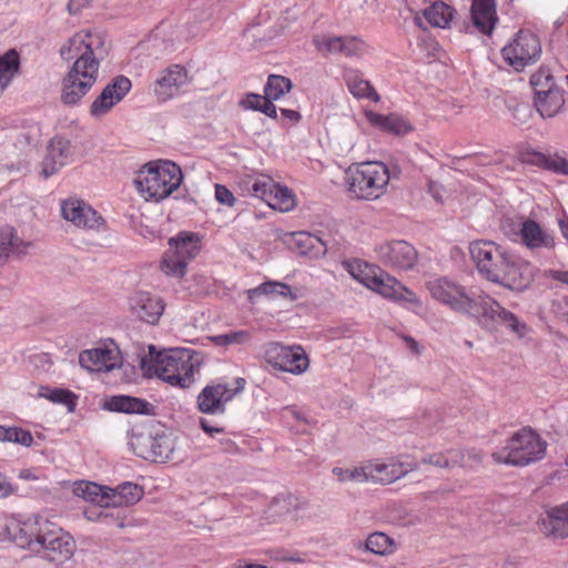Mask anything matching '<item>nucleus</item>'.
<instances>
[{
  "mask_svg": "<svg viewBox=\"0 0 568 568\" xmlns=\"http://www.w3.org/2000/svg\"><path fill=\"white\" fill-rule=\"evenodd\" d=\"M106 53L105 37L98 30H80L61 45V58L74 60L62 79L63 104L75 105L90 92L99 79Z\"/></svg>",
  "mask_w": 568,
  "mask_h": 568,
  "instance_id": "obj_1",
  "label": "nucleus"
},
{
  "mask_svg": "<svg viewBox=\"0 0 568 568\" xmlns=\"http://www.w3.org/2000/svg\"><path fill=\"white\" fill-rule=\"evenodd\" d=\"M0 537L12 539L22 547L42 554L47 559L63 564L74 554L73 538L54 523L39 515L24 520L0 516Z\"/></svg>",
  "mask_w": 568,
  "mask_h": 568,
  "instance_id": "obj_2",
  "label": "nucleus"
},
{
  "mask_svg": "<svg viewBox=\"0 0 568 568\" xmlns=\"http://www.w3.org/2000/svg\"><path fill=\"white\" fill-rule=\"evenodd\" d=\"M418 463L409 457L393 456L387 459H369L353 468H333V474L342 483L393 484L416 470Z\"/></svg>",
  "mask_w": 568,
  "mask_h": 568,
  "instance_id": "obj_3",
  "label": "nucleus"
},
{
  "mask_svg": "<svg viewBox=\"0 0 568 568\" xmlns=\"http://www.w3.org/2000/svg\"><path fill=\"white\" fill-rule=\"evenodd\" d=\"M389 181V169L379 161L353 163L344 176L348 197L367 202L382 199L388 191Z\"/></svg>",
  "mask_w": 568,
  "mask_h": 568,
  "instance_id": "obj_4",
  "label": "nucleus"
},
{
  "mask_svg": "<svg viewBox=\"0 0 568 568\" xmlns=\"http://www.w3.org/2000/svg\"><path fill=\"white\" fill-rule=\"evenodd\" d=\"M181 168L172 161H151L135 173L138 193L145 200L161 202L172 195L182 184Z\"/></svg>",
  "mask_w": 568,
  "mask_h": 568,
  "instance_id": "obj_5",
  "label": "nucleus"
},
{
  "mask_svg": "<svg viewBox=\"0 0 568 568\" xmlns=\"http://www.w3.org/2000/svg\"><path fill=\"white\" fill-rule=\"evenodd\" d=\"M201 364L199 353L186 348H175L159 353L148 371L171 386L189 388L194 384Z\"/></svg>",
  "mask_w": 568,
  "mask_h": 568,
  "instance_id": "obj_6",
  "label": "nucleus"
},
{
  "mask_svg": "<svg viewBox=\"0 0 568 568\" xmlns=\"http://www.w3.org/2000/svg\"><path fill=\"white\" fill-rule=\"evenodd\" d=\"M547 450V443L531 428L524 427L516 432L505 447L493 453V459L498 464L527 466L541 460Z\"/></svg>",
  "mask_w": 568,
  "mask_h": 568,
  "instance_id": "obj_7",
  "label": "nucleus"
},
{
  "mask_svg": "<svg viewBox=\"0 0 568 568\" xmlns=\"http://www.w3.org/2000/svg\"><path fill=\"white\" fill-rule=\"evenodd\" d=\"M540 54V39L528 29H520L501 49L504 61L516 71H523L535 63Z\"/></svg>",
  "mask_w": 568,
  "mask_h": 568,
  "instance_id": "obj_8",
  "label": "nucleus"
},
{
  "mask_svg": "<svg viewBox=\"0 0 568 568\" xmlns=\"http://www.w3.org/2000/svg\"><path fill=\"white\" fill-rule=\"evenodd\" d=\"M264 359L273 368L302 375L310 369L311 359L303 346L293 344L268 343L264 348Z\"/></svg>",
  "mask_w": 568,
  "mask_h": 568,
  "instance_id": "obj_9",
  "label": "nucleus"
},
{
  "mask_svg": "<svg viewBox=\"0 0 568 568\" xmlns=\"http://www.w3.org/2000/svg\"><path fill=\"white\" fill-rule=\"evenodd\" d=\"M246 381L236 377L231 382H213L207 384L197 395V407L204 414H223L227 403L245 388Z\"/></svg>",
  "mask_w": 568,
  "mask_h": 568,
  "instance_id": "obj_10",
  "label": "nucleus"
},
{
  "mask_svg": "<svg viewBox=\"0 0 568 568\" xmlns=\"http://www.w3.org/2000/svg\"><path fill=\"white\" fill-rule=\"evenodd\" d=\"M476 308L471 315L477 317L478 323L500 324L510 329L518 337H524L528 331L526 323L521 322L513 312L500 305L499 302L488 295H479L476 301Z\"/></svg>",
  "mask_w": 568,
  "mask_h": 568,
  "instance_id": "obj_11",
  "label": "nucleus"
},
{
  "mask_svg": "<svg viewBox=\"0 0 568 568\" xmlns=\"http://www.w3.org/2000/svg\"><path fill=\"white\" fill-rule=\"evenodd\" d=\"M170 250L165 252L161 268L168 275L182 277L185 274L187 263L200 252V241L194 234H180L176 239H170Z\"/></svg>",
  "mask_w": 568,
  "mask_h": 568,
  "instance_id": "obj_12",
  "label": "nucleus"
},
{
  "mask_svg": "<svg viewBox=\"0 0 568 568\" xmlns=\"http://www.w3.org/2000/svg\"><path fill=\"white\" fill-rule=\"evenodd\" d=\"M427 290L434 300L455 312L471 315L473 310L476 308L477 298L469 296L464 286L446 277L427 282Z\"/></svg>",
  "mask_w": 568,
  "mask_h": 568,
  "instance_id": "obj_13",
  "label": "nucleus"
},
{
  "mask_svg": "<svg viewBox=\"0 0 568 568\" xmlns=\"http://www.w3.org/2000/svg\"><path fill=\"white\" fill-rule=\"evenodd\" d=\"M469 252L478 272L489 282L495 280L510 254L501 245L487 240L471 242Z\"/></svg>",
  "mask_w": 568,
  "mask_h": 568,
  "instance_id": "obj_14",
  "label": "nucleus"
},
{
  "mask_svg": "<svg viewBox=\"0 0 568 568\" xmlns=\"http://www.w3.org/2000/svg\"><path fill=\"white\" fill-rule=\"evenodd\" d=\"M192 81L193 78L184 65L173 63L159 73L153 92L159 102H168L183 95Z\"/></svg>",
  "mask_w": 568,
  "mask_h": 568,
  "instance_id": "obj_15",
  "label": "nucleus"
},
{
  "mask_svg": "<svg viewBox=\"0 0 568 568\" xmlns=\"http://www.w3.org/2000/svg\"><path fill=\"white\" fill-rule=\"evenodd\" d=\"M534 278V265L510 253L493 283L511 291L523 292L530 286Z\"/></svg>",
  "mask_w": 568,
  "mask_h": 568,
  "instance_id": "obj_16",
  "label": "nucleus"
},
{
  "mask_svg": "<svg viewBox=\"0 0 568 568\" xmlns=\"http://www.w3.org/2000/svg\"><path fill=\"white\" fill-rule=\"evenodd\" d=\"M313 44L322 55L342 54L362 58L368 51L367 43L356 36L315 34Z\"/></svg>",
  "mask_w": 568,
  "mask_h": 568,
  "instance_id": "obj_17",
  "label": "nucleus"
},
{
  "mask_svg": "<svg viewBox=\"0 0 568 568\" xmlns=\"http://www.w3.org/2000/svg\"><path fill=\"white\" fill-rule=\"evenodd\" d=\"M79 363L91 372H110L121 365L120 349L112 341L105 342L95 348L82 351Z\"/></svg>",
  "mask_w": 568,
  "mask_h": 568,
  "instance_id": "obj_18",
  "label": "nucleus"
},
{
  "mask_svg": "<svg viewBox=\"0 0 568 568\" xmlns=\"http://www.w3.org/2000/svg\"><path fill=\"white\" fill-rule=\"evenodd\" d=\"M132 83L124 75L115 77L102 92L93 100L90 105V114L95 118H102L109 113L131 90Z\"/></svg>",
  "mask_w": 568,
  "mask_h": 568,
  "instance_id": "obj_19",
  "label": "nucleus"
},
{
  "mask_svg": "<svg viewBox=\"0 0 568 568\" xmlns=\"http://www.w3.org/2000/svg\"><path fill=\"white\" fill-rule=\"evenodd\" d=\"M374 282L368 290L384 298L417 308L422 307V302L413 291L383 270L381 271V276H376Z\"/></svg>",
  "mask_w": 568,
  "mask_h": 568,
  "instance_id": "obj_20",
  "label": "nucleus"
},
{
  "mask_svg": "<svg viewBox=\"0 0 568 568\" xmlns=\"http://www.w3.org/2000/svg\"><path fill=\"white\" fill-rule=\"evenodd\" d=\"M379 258L392 268L407 271L414 267L418 254L415 247L406 241H390L377 248Z\"/></svg>",
  "mask_w": 568,
  "mask_h": 568,
  "instance_id": "obj_21",
  "label": "nucleus"
},
{
  "mask_svg": "<svg viewBox=\"0 0 568 568\" xmlns=\"http://www.w3.org/2000/svg\"><path fill=\"white\" fill-rule=\"evenodd\" d=\"M60 209L63 219L77 227L99 230L103 225V217L82 200H63Z\"/></svg>",
  "mask_w": 568,
  "mask_h": 568,
  "instance_id": "obj_22",
  "label": "nucleus"
},
{
  "mask_svg": "<svg viewBox=\"0 0 568 568\" xmlns=\"http://www.w3.org/2000/svg\"><path fill=\"white\" fill-rule=\"evenodd\" d=\"M130 310L140 321L155 325L165 310V303L155 294L138 292L130 300Z\"/></svg>",
  "mask_w": 568,
  "mask_h": 568,
  "instance_id": "obj_23",
  "label": "nucleus"
},
{
  "mask_svg": "<svg viewBox=\"0 0 568 568\" xmlns=\"http://www.w3.org/2000/svg\"><path fill=\"white\" fill-rule=\"evenodd\" d=\"M520 243L529 250H554V232L532 219H525L519 230Z\"/></svg>",
  "mask_w": 568,
  "mask_h": 568,
  "instance_id": "obj_24",
  "label": "nucleus"
},
{
  "mask_svg": "<svg viewBox=\"0 0 568 568\" xmlns=\"http://www.w3.org/2000/svg\"><path fill=\"white\" fill-rule=\"evenodd\" d=\"M71 142L60 136L53 138L47 148V154L42 162L43 176L49 178L55 174L61 168L71 161Z\"/></svg>",
  "mask_w": 568,
  "mask_h": 568,
  "instance_id": "obj_25",
  "label": "nucleus"
},
{
  "mask_svg": "<svg viewBox=\"0 0 568 568\" xmlns=\"http://www.w3.org/2000/svg\"><path fill=\"white\" fill-rule=\"evenodd\" d=\"M517 159L529 165L568 175V160L558 154H546L532 148H523L517 153Z\"/></svg>",
  "mask_w": 568,
  "mask_h": 568,
  "instance_id": "obj_26",
  "label": "nucleus"
},
{
  "mask_svg": "<svg viewBox=\"0 0 568 568\" xmlns=\"http://www.w3.org/2000/svg\"><path fill=\"white\" fill-rule=\"evenodd\" d=\"M343 79L348 91L355 99L369 100L374 103L381 101V95L378 92L375 90L372 83L364 78L359 70L354 68H344Z\"/></svg>",
  "mask_w": 568,
  "mask_h": 568,
  "instance_id": "obj_27",
  "label": "nucleus"
},
{
  "mask_svg": "<svg viewBox=\"0 0 568 568\" xmlns=\"http://www.w3.org/2000/svg\"><path fill=\"white\" fill-rule=\"evenodd\" d=\"M539 528L542 534L554 538L568 537V501L551 508L546 517L539 520Z\"/></svg>",
  "mask_w": 568,
  "mask_h": 568,
  "instance_id": "obj_28",
  "label": "nucleus"
},
{
  "mask_svg": "<svg viewBox=\"0 0 568 568\" xmlns=\"http://www.w3.org/2000/svg\"><path fill=\"white\" fill-rule=\"evenodd\" d=\"M471 20L474 26L484 34H490L495 29L497 18L495 0H473Z\"/></svg>",
  "mask_w": 568,
  "mask_h": 568,
  "instance_id": "obj_29",
  "label": "nucleus"
},
{
  "mask_svg": "<svg viewBox=\"0 0 568 568\" xmlns=\"http://www.w3.org/2000/svg\"><path fill=\"white\" fill-rule=\"evenodd\" d=\"M365 116L374 126L395 135H405L413 130L412 124L397 114L384 115L374 111H367L365 112Z\"/></svg>",
  "mask_w": 568,
  "mask_h": 568,
  "instance_id": "obj_30",
  "label": "nucleus"
},
{
  "mask_svg": "<svg viewBox=\"0 0 568 568\" xmlns=\"http://www.w3.org/2000/svg\"><path fill=\"white\" fill-rule=\"evenodd\" d=\"M30 243L24 242L12 226L6 225L0 229V265L8 262L12 255L24 254Z\"/></svg>",
  "mask_w": 568,
  "mask_h": 568,
  "instance_id": "obj_31",
  "label": "nucleus"
},
{
  "mask_svg": "<svg viewBox=\"0 0 568 568\" xmlns=\"http://www.w3.org/2000/svg\"><path fill=\"white\" fill-rule=\"evenodd\" d=\"M143 490L138 485L124 483L118 488H109V507H126L138 503Z\"/></svg>",
  "mask_w": 568,
  "mask_h": 568,
  "instance_id": "obj_32",
  "label": "nucleus"
},
{
  "mask_svg": "<svg viewBox=\"0 0 568 568\" xmlns=\"http://www.w3.org/2000/svg\"><path fill=\"white\" fill-rule=\"evenodd\" d=\"M148 442L149 449L146 452L139 453L142 458L152 460L154 463H165L172 457L173 443L168 436L160 435L150 437Z\"/></svg>",
  "mask_w": 568,
  "mask_h": 568,
  "instance_id": "obj_33",
  "label": "nucleus"
},
{
  "mask_svg": "<svg viewBox=\"0 0 568 568\" xmlns=\"http://www.w3.org/2000/svg\"><path fill=\"white\" fill-rule=\"evenodd\" d=\"M345 268L355 281L363 284L367 288H369V286L375 283L374 280L376 276H381L382 271V268L377 265L369 264L362 260H353L346 262Z\"/></svg>",
  "mask_w": 568,
  "mask_h": 568,
  "instance_id": "obj_34",
  "label": "nucleus"
},
{
  "mask_svg": "<svg viewBox=\"0 0 568 568\" xmlns=\"http://www.w3.org/2000/svg\"><path fill=\"white\" fill-rule=\"evenodd\" d=\"M20 55L17 50L10 49L0 55V97L19 74Z\"/></svg>",
  "mask_w": 568,
  "mask_h": 568,
  "instance_id": "obj_35",
  "label": "nucleus"
},
{
  "mask_svg": "<svg viewBox=\"0 0 568 568\" xmlns=\"http://www.w3.org/2000/svg\"><path fill=\"white\" fill-rule=\"evenodd\" d=\"M73 493L84 500L94 503L101 507H109V487H102L91 481H78L73 486Z\"/></svg>",
  "mask_w": 568,
  "mask_h": 568,
  "instance_id": "obj_36",
  "label": "nucleus"
},
{
  "mask_svg": "<svg viewBox=\"0 0 568 568\" xmlns=\"http://www.w3.org/2000/svg\"><path fill=\"white\" fill-rule=\"evenodd\" d=\"M455 9L444 1H435L423 11L427 22L436 28H448L455 17Z\"/></svg>",
  "mask_w": 568,
  "mask_h": 568,
  "instance_id": "obj_37",
  "label": "nucleus"
},
{
  "mask_svg": "<svg viewBox=\"0 0 568 568\" xmlns=\"http://www.w3.org/2000/svg\"><path fill=\"white\" fill-rule=\"evenodd\" d=\"M150 407V403L144 399L124 395L113 396L109 402L111 410L126 414H148Z\"/></svg>",
  "mask_w": 568,
  "mask_h": 568,
  "instance_id": "obj_38",
  "label": "nucleus"
},
{
  "mask_svg": "<svg viewBox=\"0 0 568 568\" xmlns=\"http://www.w3.org/2000/svg\"><path fill=\"white\" fill-rule=\"evenodd\" d=\"M565 99L561 90L550 91L540 97H535V105L542 118L555 116L564 106Z\"/></svg>",
  "mask_w": 568,
  "mask_h": 568,
  "instance_id": "obj_39",
  "label": "nucleus"
},
{
  "mask_svg": "<svg viewBox=\"0 0 568 568\" xmlns=\"http://www.w3.org/2000/svg\"><path fill=\"white\" fill-rule=\"evenodd\" d=\"M262 295L290 297L291 300H295L296 297L287 284L276 281L264 282L247 291V298L251 302Z\"/></svg>",
  "mask_w": 568,
  "mask_h": 568,
  "instance_id": "obj_40",
  "label": "nucleus"
},
{
  "mask_svg": "<svg viewBox=\"0 0 568 568\" xmlns=\"http://www.w3.org/2000/svg\"><path fill=\"white\" fill-rule=\"evenodd\" d=\"M267 205L280 212H290L296 206L295 194L287 187L275 182Z\"/></svg>",
  "mask_w": 568,
  "mask_h": 568,
  "instance_id": "obj_41",
  "label": "nucleus"
},
{
  "mask_svg": "<svg viewBox=\"0 0 568 568\" xmlns=\"http://www.w3.org/2000/svg\"><path fill=\"white\" fill-rule=\"evenodd\" d=\"M422 463L434 465L440 468H450L456 465H462L464 467L471 466L470 464L464 462V454L460 450L452 449L447 453H434L429 456L425 457Z\"/></svg>",
  "mask_w": 568,
  "mask_h": 568,
  "instance_id": "obj_42",
  "label": "nucleus"
},
{
  "mask_svg": "<svg viewBox=\"0 0 568 568\" xmlns=\"http://www.w3.org/2000/svg\"><path fill=\"white\" fill-rule=\"evenodd\" d=\"M38 395L53 404L65 405L70 412H73L77 405V396L65 388H50L48 386H41Z\"/></svg>",
  "mask_w": 568,
  "mask_h": 568,
  "instance_id": "obj_43",
  "label": "nucleus"
},
{
  "mask_svg": "<svg viewBox=\"0 0 568 568\" xmlns=\"http://www.w3.org/2000/svg\"><path fill=\"white\" fill-rule=\"evenodd\" d=\"M365 548L375 555L387 556L396 550V545L389 536L376 531L367 537Z\"/></svg>",
  "mask_w": 568,
  "mask_h": 568,
  "instance_id": "obj_44",
  "label": "nucleus"
},
{
  "mask_svg": "<svg viewBox=\"0 0 568 568\" xmlns=\"http://www.w3.org/2000/svg\"><path fill=\"white\" fill-rule=\"evenodd\" d=\"M293 240L302 254L317 255L326 250L322 240L308 232H296L293 234Z\"/></svg>",
  "mask_w": 568,
  "mask_h": 568,
  "instance_id": "obj_45",
  "label": "nucleus"
},
{
  "mask_svg": "<svg viewBox=\"0 0 568 568\" xmlns=\"http://www.w3.org/2000/svg\"><path fill=\"white\" fill-rule=\"evenodd\" d=\"M530 84L535 90L536 97H540L550 91L560 90L556 83L555 79L548 68H539L530 77Z\"/></svg>",
  "mask_w": 568,
  "mask_h": 568,
  "instance_id": "obj_46",
  "label": "nucleus"
},
{
  "mask_svg": "<svg viewBox=\"0 0 568 568\" xmlns=\"http://www.w3.org/2000/svg\"><path fill=\"white\" fill-rule=\"evenodd\" d=\"M274 187L275 181L271 176L260 175L250 181L248 192L253 196L261 199L265 203H268Z\"/></svg>",
  "mask_w": 568,
  "mask_h": 568,
  "instance_id": "obj_47",
  "label": "nucleus"
},
{
  "mask_svg": "<svg viewBox=\"0 0 568 568\" xmlns=\"http://www.w3.org/2000/svg\"><path fill=\"white\" fill-rule=\"evenodd\" d=\"M292 88V82L288 78L277 74H271L267 79L264 93L266 97L278 100L284 94L290 92Z\"/></svg>",
  "mask_w": 568,
  "mask_h": 568,
  "instance_id": "obj_48",
  "label": "nucleus"
},
{
  "mask_svg": "<svg viewBox=\"0 0 568 568\" xmlns=\"http://www.w3.org/2000/svg\"><path fill=\"white\" fill-rule=\"evenodd\" d=\"M0 442L16 443L26 447L33 444V436L21 427H6L0 425Z\"/></svg>",
  "mask_w": 568,
  "mask_h": 568,
  "instance_id": "obj_49",
  "label": "nucleus"
},
{
  "mask_svg": "<svg viewBox=\"0 0 568 568\" xmlns=\"http://www.w3.org/2000/svg\"><path fill=\"white\" fill-rule=\"evenodd\" d=\"M252 335L251 332L241 329V331H234L225 334H220L213 336L211 339L213 343L217 346H227L232 344L236 345H243L251 341Z\"/></svg>",
  "mask_w": 568,
  "mask_h": 568,
  "instance_id": "obj_50",
  "label": "nucleus"
},
{
  "mask_svg": "<svg viewBox=\"0 0 568 568\" xmlns=\"http://www.w3.org/2000/svg\"><path fill=\"white\" fill-rule=\"evenodd\" d=\"M215 199L227 206H233L235 203L233 193L226 186L221 184L215 185Z\"/></svg>",
  "mask_w": 568,
  "mask_h": 568,
  "instance_id": "obj_51",
  "label": "nucleus"
},
{
  "mask_svg": "<svg viewBox=\"0 0 568 568\" xmlns=\"http://www.w3.org/2000/svg\"><path fill=\"white\" fill-rule=\"evenodd\" d=\"M266 94L260 95V94H247L245 100L243 101V104L246 109H252L260 111L263 104V101H265Z\"/></svg>",
  "mask_w": 568,
  "mask_h": 568,
  "instance_id": "obj_52",
  "label": "nucleus"
},
{
  "mask_svg": "<svg viewBox=\"0 0 568 568\" xmlns=\"http://www.w3.org/2000/svg\"><path fill=\"white\" fill-rule=\"evenodd\" d=\"M13 493V485L10 483L7 476L0 473V498L9 497Z\"/></svg>",
  "mask_w": 568,
  "mask_h": 568,
  "instance_id": "obj_53",
  "label": "nucleus"
},
{
  "mask_svg": "<svg viewBox=\"0 0 568 568\" xmlns=\"http://www.w3.org/2000/svg\"><path fill=\"white\" fill-rule=\"evenodd\" d=\"M555 307L557 315L568 323V296L559 298L555 303Z\"/></svg>",
  "mask_w": 568,
  "mask_h": 568,
  "instance_id": "obj_54",
  "label": "nucleus"
},
{
  "mask_svg": "<svg viewBox=\"0 0 568 568\" xmlns=\"http://www.w3.org/2000/svg\"><path fill=\"white\" fill-rule=\"evenodd\" d=\"M273 101H274L273 99L266 97L265 101H263V104H262V108L260 111L272 119H276L277 118V109L274 105Z\"/></svg>",
  "mask_w": 568,
  "mask_h": 568,
  "instance_id": "obj_55",
  "label": "nucleus"
},
{
  "mask_svg": "<svg viewBox=\"0 0 568 568\" xmlns=\"http://www.w3.org/2000/svg\"><path fill=\"white\" fill-rule=\"evenodd\" d=\"M92 0H70L68 10L72 14L81 12L84 8L89 7Z\"/></svg>",
  "mask_w": 568,
  "mask_h": 568,
  "instance_id": "obj_56",
  "label": "nucleus"
},
{
  "mask_svg": "<svg viewBox=\"0 0 568 568\" xmlns=\"http://www.w3.org/2000/svg\"><path fill=\"white\" fill-rule=\"evenodd\" d=\"M547 276L554 281H558L562 284L568 285V271L562 270H549Z\"/></svg>",
  "mask_w": 568,
  "mask_h": 568,
  "instance_id": "obj_57",
  "label": "nucleus"
},
{
  "mask_svg": "<svg viewBox=\"0 0 568 568\" xmlns=\"http://www.w3.org/2000/svg\"><path fill=\"white\" fill-rule=\"evenodd\" d=\"M281 114L292 124L297 123L302 118L300 112L291 109H281Z\"/></svg>",
  "mask_w": 568,
  "mask_h": 568,
  "instance_id": "obj_58",
  "label": "nucleus"
},
{
  "mask_svg": "<svg viewBox=\"0 0 568 568\" xmlns=\"http://www.w3.org/2000/svg\"><path fill=\"white\" fill-rule=\"evenodd\" d=\"M201 428L209 435L213 436L214 434H221L223 433V428L221 427H214L210 424V422L205 418L200 419Z\"/></svg>",
  "mask_w": 568,
  "mask_h": 568,
  "instance_id": "obj_59",
  "label": "nucleus"
},
{
  "mask_svg": "<svg viewBox=\"0 0 568 568\" xmlns=\"http://www.w3.org/2000/svg\"><path fill=\"white\" fill-rule=\"evenodd\" d=\"M562 235L568 240V222L560 221L559 223Z\"/></svg>",
  "mask_w": 568,
  "mask_h": 568,
  "instance_id": "obj_60",
  "label": "nucleus"
},
{
  "mask_svg": "<svg viewBox=\"0 0 568 568\" xmlns=\"http://www.w3.org/2000/svg\"><path fill=\"white\" fill-rule=\"evenodd\" d=\"M407 342H408V344H409L410 348H412L414 352H416V353H418V352H419V351H418V344L416 343V341H414L413 338H407Z\"/></svg>",
  "mask_w": 568,
  "mask_h": 568,
  "instance_id": "obj_61",
  "label": "nucleus"
},
{
  "mask_svg": "<svg viewBox=\"0 0 568 568\" xmlns=\"http://www.w3.org/2000/svg\"><path fill=\"white\" fill-rule=\"evenodd\" d=\"M468 458H474L476 462H480L481 460V455L478 454V453L468 454Z\"/></svg>",
  "mask_w": 568,
  "mask_h": 568,
  "instance_id": "obj_62",
  "label": "nucleus"
},
{
  "mask_svg": "<svg viewBox=\"0 0 568 568\" xmlns=\"http://www.w3.org/2000/svg\"><path fill=\"white\" fill-rule=\"evenodd\" d=\"M244 568H267L266 566L258 565V564H248Z\"/></svg>",
  "mask_w": 568,
  "mask_h": 568,
  "instance_id": "obj_63",
  "label": "nucleus"
},
{
  "mask_svg": "<svg viewBox=\"0 0 568 568\" xmlns=\"http://www.w3.org/2000/svg\"><path fill=\"white\" fill-rule=\"evenodd\" d=\"M21 478H28V474H24L23 471L20 474Z\"/></svg>",
  "mask_w": 568,
  "mask_h": 568,
  "instance_id": "obj_64",
  "label": "nucleus"
}]
</instances>
